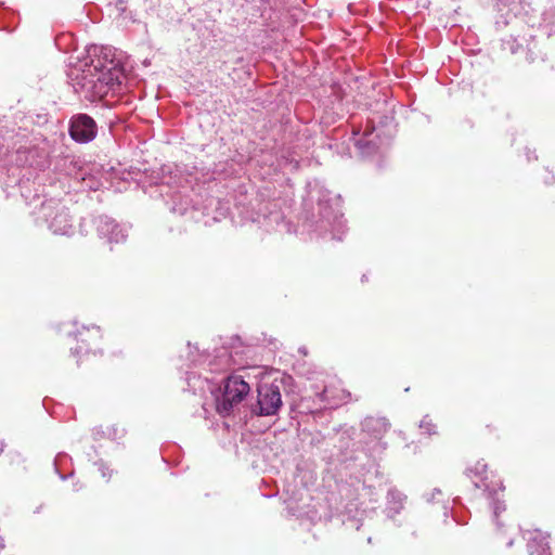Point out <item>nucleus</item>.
<instances>
[{"label": "nucleus", "instance_id": "obj_1", "mask_svg": "<svg viewBox=\"0 0 555 555\" xmlns=\"http://www.w3.org/2000/svg\"><path fill=\"white\" fill-rule=\"evenodd\" d=\"M87 52L88 61L73 67L68 73L75 91L94 98H103L109 91H119L125 70L116 50L112 47L92 46Z\"/></svg>", "mask_w": 555, "mask_h": 555}, {"label": "nucleus", "instance_id": "obj_2", "mask_svg": "<svg viewBox=\"0 0 555 555\" xmlns=\"http://www.w3.org/2000/svg\"><path fill=\"white\" fill-rule=\"evenodd\" d=\"M249 385L242 376H229L224 384L221 399L217 402V410L220 414H229L233 406L240 403L249 392Z\"/></svg>", "mask_w": 555, "mask_h": 555}, {"label": "nucleus", "instance_id": "obj_3", "mask_svg": "<svg viewBox=\"0 0 555 555\" xmlns=\"http://www.w3.org/2000/svg\"><path fill=\"white\" fill-rule=\"evenodd\" d=\"M44 216H48L49 228L54 234L70 235L74 232L70 216L67 209L52 202L43 204Z\"/></svg>", "mask_w": 555, "mask_h": 555}, {"label": "nucleus", "instance_id": "obj_4", "mask_svg": "<svg viewBox=\"0 0 555 555\" xmlns=\"http://www.w3.org/2000/svg\"><path fill=\"white\" fill-rule=\"evenodd\" d=\"M280 389L274 385H261L258 388V401L254 411L259 415H274L281 408Z\"/></svg>", "mask_w": 555, "mask_h": 555}, {"label": "nucleus", "instance_id": "obj_5", "mask_svg": "<svg viewBox=\"0 0 555 555\" xmlns=\"http://www.w3.org/2000/svg\"><path fill=\"white\" fill-rule=\"evenodd\" d=\"M69 133L77 142H90L95 138L96 124L86 114L76 115L70 120Z\"/></svg>", "mask_w": 555, "mask_h": 555}, {"label": "nucleus", "instance_id": "obj_6", "mask_svg": "<svg viewBox=\"0 0 555 555\" xmlns=\"http://www.w3.org/2000/svg\"><path fill=\"white\" fill-rule=\"evenodd\" d=\"M319 400L325 408H336L349 400L350 393L341 386L338 379L330 380L318 393Z\"/></svg>", "mask_w": 555, "mask_h": 555}, {"label": "nucleus", "instance_id": "obj_7", "mask_svg": "<svg viewBox=\"0 0 555 555\" xmlns=\"http://www.w3.org/2000/svg\"><path fill=\"white\" fill-rule=\"evenodd\" d=\"M99 236L106 238L108 243H120L127 237L126 228L117 224L107 216H100L95 219Z\"/></svg>", "mask_w": 555, "mask_h": 555}, {"label": "nucleus", "instance_id": "obj_8", "mask_svg": "<svg viewBox=\"0 0 555 555\" xmlns=\"http://www.w3.org/2000/svg\"><path fill=\"white\" fill-rule=\"evenodd\" d=\"M189 348L190 354L193 357L192 363L194 366L207 363L210 372H222L231 367V357L227 349H221L214 359H210V357L206 354L196 353L195 356L190 345Z\"/></svg>", "mask_w": 555, "mask_h": 555}, {"label": "nucleus", "instance_id": "obj_9", "mask_svg": "<svg viewBox=\"0 0 555 555\" xmlns=\"http://www.w3.org/2000/svg\"><path fill=\"white\" fill-rule=\"evenodd\" d=\"M382 135H385V131L376 129L374 125L367 122L362 135L356 139V146L364 155L373 153L383 143Z\"/></svg>", "mask_w": 555, "mask_h": 555}, {"label": "nucleus", "instance_id": "obj_10", "mask_svg": "<svg viewBox=\"0 0 555 555\" xmlns=\"http://www.w3.org/2000/svg\"><path fill=\"white\" fill-rule=\"evenodd\" d=\"M524 538L527 540L528 555H551L547 534L540 530H528Z\"/></svg>", "mask_w": 555, "mask_h": 555}, {"label": "nucleus", "instance_id": "obj_11", "mask_svg": "<svg viewBox=\"0 0 555 555\" xmlns=\"http://www.w3.org/2000/svg\"><path fill=\"white\" fill-rule=\"evenodd\" d=\"M406 495L396 488L389 489L387 493L386 512L389 517H395L399 514L405 505Z\"/></svg>", "mask_w": 555, "mask_h": 555}, {"label": "nucleus", "instance_id": "obj_12", "mask_svg": "<svg viewBox=\"0 0 555 555\" xmlns=\"http://www.w3.org/2000/svg\"><path fill=\"white\" fill-rule=\"evenodd\" d=\"M469 477L477 488L489 491L490 487L486 482L487 479V464L483 461H478L474 467L468 469Z\"/></svg>", "mask_w": 555, "mask_h": 555}, {"label": "nucleus", "instance_id": "obj_13", "mask_svg": "<svg viewBox=\"0 0 555 555\" xmlns=\"http://www.w3.org/2000/svg\"><path fill=\"white\" fill-rule=\"evenodd\" d=\"M363 428L369 433H373L375 437H378L388 430L389 423L384 417H369L363 422Z\"/></svg>", "mask_w": 555, "mask_h": 555}, {"label": "nucleus", "instance_id": "obj_14", "mask_svg": "<svg viewBox=\"0 0 555 555\" xmlns=\"http://www.w3.org/2000/svg\"><path fill=\"white\" fill-rule=\"evenodd\" d=\"M420 427L421 429L426 430L427 434L431 435L434 433L433 429L435 428V425L431 423V420L426 416L421 421Z\"/></svg>", "mask_w": 555, "mask_h": 555}, {"label": "nucleus", "instance_id": "obj_15", "mask_svg": "<svg viewBox=\"0 0 555 555\" xmlns=\"http://www.w3.org/2000/svg\"><path fill=\"white\" fill-rule=\"evenodd\" d=\"M505 509V505L502 501H500L499 498H496L493 502V514H494V517H498L499 516V513L501 511H504Z\"/></svg>", "mask_w": 555, "mask_h": 555}, {"label": "nucleus", "instance_id": "obj_16", "mask_svg": "<svg viewBox=\"0 0 555 555\" xmlns=\"http://www.w3.org/2000/svg\"><path fill=\"white\" fill-rule=\"evenodd\" d=\"M67 459V455L65 454H59L56 457H55V461H54V466H55V470L57 472L59 470V466L60 464Z\"/></svg>", "mask_w": 555, "mask_h": 555}, {"label": "nucleus", "instance_id": "obj_17", "mask_svg": "<svg viewBox=\"0 0 555 555\" xmlns=\"http://www.w3.org/2000/svg\"><path fill=\"white\" fill-rule=\"evenodd\" d=\"M186 209H188L186 207H184V208H179V207H177L176 205H175V206H172V210H173V211H178V212H180L181 215H182V214H184V212L186 211Z\"/></svg>", "mask_w": 555, "mask_h": 555}, {"label": "nucleus", "instance_id": "obj_18", "mask_svg": "<svg viewBox=\"0 0 555 555\" xmlns=\"http://www.w3.org/2000/svg\"><path fill=\"white\" fill-rule=\"evenodd\" d=\"M3 547H4L3 539H2V537L0 535V552L3 550Z\"/></svg>", "mask_w": 555, "mask_h": 555}, {"label": "nucleus", "instance_id": "obj_19", "mask_svg": "<svg viewBox=\"0 0 555 555\" xmlns=\"http://www.w3.org/2000/svg\"><path fill=\"white\" fill-rule=\"evenodd\" d=\"M106 474H107V470H104V469H103V470H102V475H103V477H106Z\"/></svg>", "mask_w": 555, "mask_h": 555}]
</instances>
